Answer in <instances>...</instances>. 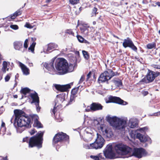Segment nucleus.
Segmentation results:
<instances>
[{"label": "nucleus", "mask_w": 160, "mask_h": 160, "mask_svg": "<svg viewBox=\"0 0 160 160\" xmlns=\"http://www.w3.org/2000/svg\"><path fill=\"white\" fill-rule=\"evenodd\" d=\"M58 74L62 75L70 72L74 70L76 63H68L67 61H47L43 62L41 64L42 67L45 68L50 71H54V63Z\"/></svg>", "instance_id": "nucleus-1"}, {"label": "nucleus", "mask_w": 160, "mask_h": 160, "mask_svg": "<svg viewBox=\"0 0 160 160\" xmlns=\"http://www.w3.org/2000/svg\"><path fill=\"white\" fill-rule=\"evenodd\" d=\"M14 112L15 116L11 118L10 121L12 123V121H14L13 125L16 128L17 123L18 132L21 133L24 130L25 128H30L31 127L32 115L30 116L26 115L22 110L19 109L14 110Z\"/></svg>", "instance_id": "nucleus-2"}, {"label": "nucleus", "mask_w": 160, "mask_h": 160, "mask_svg": "<svg viewBox=\"0 0 160 160\" xmlns=\"http://www.w3.org/2000/svg\"><path fill=\"white\" fill-rule=\"evenodd\" d=\"M114 149L118 153L123 155L128 154L129 156H134L139 158L146 156L148 153L142 148H136L132 151V148L122 144L116 145Z\"/></svg>", "instance_id": "nucleus-3"}, {"label": "nucleus", "mask_w": 160, "mask_h": 160, "mask_svg": "<svg viewBox=\"0 0 160 160\" xmlns=\"http://www.w3.org/2000/svg\"><path fill=\"white\" fill-rule=\"evenodd\" d=\"M106 119L112 126L116 129L120 130L122 134L124 135L125 134L127 118H119L116 116L111 117L109 115L106 117Z\"/></svg>", "instance_id": "nucleus-4"}, {"label": "nucleus", "mask_w": 160, "mask_h": 160, "mask_svg": "<svg viewBox=\"0 0 160 160\" xmlns=\"http://www.w3.org/2000/svg\"><path fill=\"white\" fill-rule=\"evenodd\" d=\"M44 132L39 131L35 136L31 137L29 140V147L32 148L36 146L38 148L42 147Z\"/></svg>", "instance_id": "nucleus-5"}, {"label": "nucleus", "mask_w": 160, "mask_h": 160, "mask_svg": "<svg viewBox=\"0 0 160 160\" xmlns=\"http://www.w3.org/2000/svg\"><path fill=\"white\" fill-rule=\"evenodd\" d=\"M69 136L66 134L62 132L58 133L54 137L52 140V144L55 146L58 145V143H61L63 142L67 141L68 142Z\"/></svg>", "instance_id": "nucleus-6"}, {"label": "nucleus", "mask_w": 160, "mask_h": 160, "mask_svg": "<svg viewBox=\"0 0 160 160\" xmlns=\"http://www.w3.org/2000/svg\"><path fill=\"white\" fill-rule=\"evenodd\" d=\"M100 133L104 137L110 138L113 135L111 129L105 124H101L98 127Z\"/></svg>", "instance_id": "nucleus-7"}, {"label": "nucleus", "mask_w": 160, "mask_h": 160, "mask_svg": "<svg viewBox=\"0 0 160 160\" xmlns=\"http://www.w3.org/2000/svg\"><path fill=\"white\" fill-rule=\"evenodd\" d=\"M160 75V73L159 72L154 71L148 69L146 75L147 80H146L145 78H144L142 79V81L146 83L152 82L156 78Z\"/></svg>", "instance_id": "nucleus-8"}, {"label": "nucleus", "mask_w": 160, "mask_h": 160, "mask_svg": "<svg viewBox=\"0 0 160 160\" xmlns=\"http://www.w3.org/2000/svg\"><path fill=\"white\" fill-rule=\"evenodd\" d=\"M97 137L95 141L91 144V146L96 149H100L102 148L105 143V140L101 135L97 133Z\"/></svg>", "instance_id": "nucleus-9"}, {"label": "nucleus", "mask_w": 160, "mask_h": 160, "mask_svg": "<svg viewBox=\"0 0 160 160\" xmlns=\"http://www.w3.org/2000/svg\"><path fill=\"white\" fill-rule=\"evenodd\" d=\"M104 156L106 158L112 159L115 158V153L112 150V145L109 144L103 151Z\"/></svg>", "instance_id": "nucleus-10"}, {"label": "nucleus", "mask_w": 160, "mask_h": 160, "mask_svg": "<svg viewBox=\"0 0 160 160\" xmlns=\"http://www.w3.org/2000/svg\"><path fill=\"white\" fill-rule=\"evenodd\" d=\"M122 45L124 48L129 47L135 52H137V48L135 46L132 39L129 37H127L126 39H124Z\"/></svg>", "instance_id": "nucleus-11"}, {"label": "nucleus", "mask_w": 160, "mask_h": 160, "mask_svg": "<svg viewBox=\"0 0 160 160\" xmlns=\"http://www.w3.org/2000/svg\"><path fill=\"white\" fill-rule=\"evenodd\" d=\"M30 96L32 99L31 103H34L36 105V110L37 112L40 110L41 108L39 106V98L38 96V94L35 92L34 93H31L30 94Z\"/></svg>", "instance_id": "nucleus-12"}, {"label": "nucleus", "mask_w": 160, "mask_h": 160, "mask_svg": "<svg viewBox=\"0 0 160 160\" xmlns=\"http://www.w3.org/2000/svg\"><path fill=\"white\" fill-rule=\"evenodd\" d=\"M108 99L110 102L115 103L122 105H126L128 104L127 102L124 101L119 97L111 96L109 97Z\"/></svg>", "instance_id": "nucleus-13"}, {"label": "nucleus", "mask_w": 160, "mask_h": 160, "mask_svg": "<svg viewBox=\"0 0 160 160\" xmlns=\"http://www.w3.org/2000/svg\"><path fill=\"white\" fill-rule=\"evenodd\" d=\"M54 86L57 90L62 92L66 91L68 89L71 88V86L69 84L65 85L55 84Z\"/></svg>", "instance_id": "nucleus-14"}, {"label": "nucleus", "mask_w": 160, "mask_h": 160, "mask_svg": "<svg viewBox=\"0 0 160 160\" xmlns=\"http://www.w3.org/2000/svg\"><path fill=\"white\" fill-rule=\"evenodd\" d=\"M128 125L130 128H135L138 126V120L135 118H130L128 123Z\"/></svg>", "instance_id": "nucleus-15"}, {"label": "nucleus", "mask_w": 160, "mask_h": 160, "mask_svg": "<svg viewBox=\"0 0 160 160\" xmlns=\"http://www.w3.org/2000/svg\"><path fill=\"white\" fill-rule=\"evenodd\" d=\"M39 117L36 114L32 115V121H34V123L33 125L34 127H36L37 128H40L42 127V125L38 121Z\"/></svg>", "instance_id": "nucleus-16"}, {"label": "nucleus", "mask_w": 160, "mask_h": 160, "mask_svg": "<svg viewBox=\"0 0 160 160\" xmlns=\"http://www.w3.org/2000/svg\"><path fill=\"white\" fill-rule=\"evenodd\" d=\"M136 138L138 139L141 142H145L151 140L150 138L148 136L142 135L140 133H137Z\"/></svg>", "instance_id": "nucleus-17"}, {"label": "nucleus", "mask_w": 160, "mask_h": 160, "mask_svg": "<svg viewBox=\"0 0 160 160\" xmlns=\"http://www.w3.org/2000/svg\"><path fill=\"white\" fill-rule=\"evenodd\" d=\"M23 8V7H22V8H20V9L17 10L13 14L11 15L10 17H8L7 18L9 20L11 21V19H15L17 17L21 15L22 12L21 9Z\"/></svg>", "instance_id": "nucleus-18"}, {"label": "nucleus", "mask_w": 160, "mask_h": 160, "mask_svg": "<svg viewBox=\"0 0 160 160\" xmlns=\"http://www.w3.org/2000/svg\"><path fill=\"white\" fill-rule=\"evenodd\" d=\"M104 75H106L108 77V79H110L112 77L116 75L117 73V72H115L111 69H108L107 70L105 71L103 73Z\"/></svg>", "instance_id": "nucleus-19"}, {"label": "nucleus", "mask_w": 160, "mask_h": 160, "mask_svg": "<svg viewBox=\"0 0 160 160\" xmlns=\"http://www.w3.org/2000/svg\"><path fill=\"white\" fill-rule=\"evenodd\" d=\"M19 66L24 75H27L29 74V69L24 64L21 62H19Z\"/></svg>", "instance_id": "nucleus-20"}, {"label": "nucleus", "mask_w": 160, "mask_h": 160, "mask_svg": "<svg viewBox=\"0 0 160 160\" xmlns=\"http://www.w3.org/2000/svg\"><path fill=\"white\" fill-rule=\"evenodd\" d=\"M92 105L93 111L101 110L102 109V106L100 103L93 102L92 104Z\"/></svg>", "instance_id": "nucleus-21"}, {"label": "nucleus", "mask_w": 160, "mask_h": 160, "mask_svg": "<svg viewBox=\"0 0 160 160\" xmlns=\"http://www.w3.org/2000/svg\"><path fill=\"white\" fill-rule=\"evenodd\" d=\"M58 45L54 43H50L48 44L47 51L49 52L50 50L52 49H55L58 48Z\"/></svg>", "instance_id": "nucleus-22"}, {"label": "nucleus", "mask_w": 160, "mask_h": 160, "mask_svg": "<svg viewBox=\"0 0 160 160\" xmlns=\"http://www.w3.org/2000/svg\"><path fill=\"white\" fill-rule=\"evenodd\" d=\"M14 47L17 50H20L22 48V43L20 41H16L14 42Z\"/></svg>", "instance_id": "nucleus-23"}, {"label": "nucleus", "mask_w": 160, "mask_h": 160, "mask_svg": "<svg viewBox=\"0 0 160 160\" xmlns=\"http://www.w3.org/2000/svg\"><path fill=\"white\" fill-rule=\"evenodd\" d=\"M109 80L110 79H108V77L103 73L101 74L98 78L99 82H102L107 81Z\"/></svg>", "instance_id": "nucleus-24"}, {"label": "nucleus", "mask_w": 160, "mask_h": 160, "mask_svg": "<svg viewBox=\"0 0 160 160\" xmlns=\"http://www.w3.org/2000/svg\"><path fill=\"white\" fill-rule=\"evenodd\" d=\"M81 32L85 35H88V28L86 26H82L80 28Z\"/></svg>", "instance_id": "nucleus-25"}, {"label": "nucleus", "mask_w": 160, "mask_h": 160, "mask_svg": "<svg viewBox=\"0 0 160 160\" xmlns=\"http://www.w3.org/2000/svg\"><path fill=\"white\" fill-rule=\"evenodd\" d=\"M66 97L65 94L62 93L60 95H58L57 96V99L58 100H59L60 102H62L64 101Z\"/></svg>", "instance_id": "nucleus-26"}, {"label": "nucleus", "mask_w": 160, "mask_h": 160, "mask_svg": "<svg viewBox=\"0 0 160 160\" xmlns=\"http://www.w3.org/2000/svg\"><path fill=\"white\" fill-rule=\"evenodd\" d=\"M146 47L148 49H152L153 48H155L156 47V43L154 42L148 43L147 44Z\"/></svg>", "instance_id": "nucleus-27"}, {"label": "nucleus", "mask_w": 160, "mask_h": 160, "mask_svg": "<svg viewBox=\"0 0 160 160\" xmlns=\"http://www.w3.org/2000/svg\"><path fill=\"white\" fill-rule=\"evenodd\" d=\"M81 85H78L77 88H74L72 89L71 91V95H73L75 96L76 94L78 92L79 88L80 87Z\"/></svg>", "instance_id": "nucleus-28"}, {"label": "nucleus", "mask_w": 160, "mask_h": 160, "mask_svg": "<svg viewBox=\"0 0 160 160\" xmlns=\"http://www.w3.org/2000/svg\"><path fill=\"white\" fill-rule=\"evenodd\" d=\"M64 32L66 34H68L74 37L75 36L74 32L72 29H67L65 30Z\"/></svg>", "instance_id": "nucleus-29"}, {"label": "nucleus", "mask_w": 160, "mask_h": 160, "mask_svg": "<svg viewBox=\"0 0 160 160\" xmlns=\"http://www.w3.org/2000/svg\"><path fill=\"white\" fill-rule=\"evenodd\" d=\"M98 9L96 7H94L92 10L91 13V17L96 16V15L98 13V12H97Z\"/></svg>", "instance_id": "nucleus-30"}, {"label": "nucleus", "mask_w": 160, "mask_h": 160, "mask_svg": "<svg viewBox=\"0 0 160 160\" xmlns=\"http://www.w3.org/2000/svg\"><path fill=\"white\" fill-rule=\"evenodd\" d=\"M36 44V42H33L28 48V50L29 51H30L32 52H34V48Z\"/></svg>", "instance_id": "nucleus-31"}, {"label": "nucleus", "mask_w": 160, "mask_h": 160, "mask_svg": "<svg viewBox=\"0 0 160 160\" xmlns=\"http://www.w3.org/2000/svg\"><path fill=\"white\" fill-rule=\"evenodd\" d=\"M3 67L2 69L3 72L5 73L6 72V69L7 68L8 62L5 61H4L2 64Z\"/></svg>", "instance_id": "nucleus-32"}, {"label": "nucleus", "mask_w": 160, "mask_h": 160, "mask_svg": "<svg viewBox=\"0 0 160 160\" xmlns=\"http://www.w3.org/2000/svg\"><path fill=\"white\" fill-rule=\"evenodd\" d=\"M30 91V89L27 88H22L21 90V92L24 95H26L27 93H29Z\"/></svg>", "instance_id": "nucleus-33"}, {"label": "nucleus", "mask_w": 160, "mask_h": 160, "mask_svg": "<svg viewBox=\"0 0 160 160\" xmlns=\"http://www.w3.org/2000/svg\"><path fill=\"white\" fill-rule=\"evenodd\" d=\"M114 83L116 86L118 87H120L122 86V83L121 80H118L114 81Z\"/></svg>", "instance_id": "nucleus-34"}, {"label": "nucleus", "mask_w": 160, "mask_h": 160, "mask_svg": "<svg viewBox=\"0 0 160 160\" xmlns=\"http://www.w3.org/2000/svg\"><path fill=\"white\" fill-rule=\"evenodd\" d=\"M82 54L86 59H88L89 58V56L88 52L84 50L82 51Z\"/></svg>", "instance_id": "nucleus-35"}, {"label": "nucleus", "mask_w": 160, "mask_h": 160, "mask_svg": "<svg viewBox=\"0 0 160 160\" xmlns=\"http://www.w3.org/2000/svg\"><path fill=\"white\" fill-rule=\"evenodd\" d=\"M80 0H69L70 3L72 5L76 4L79 3Z\"/></svg>", "instance_id": "nucleus-36"}, {"label": "nucleus", "mask_w": 160, "mask_h": 160, "mask_svg": "<svg viewBox=\"0 0 160 160\" xmlns=\"http://www.w3.org/2000/svg\"><path fill=\"white\" fill-rule=\"evenodd\" d=\"M137 133L136 131H132L130 133V135L132 138H136V135Z\"/></svg>", "instance_id": "nucleus-37"}, {"label": "nucleus", "mask_w": 160, "mask_h": 160, "mask_svg": "<svg viewBox=\"0 0 160 160\" xmlns=\"http://www.w3.org/2000/svg\"><path fill=\"white\" fill-rule=\"evenodd\" d=\"M75 97L73 95H71L70 96V100L68 104H71L74 101Z\"/></svg>", "instance_id": "nucleus-38"}, {"label": "nucleus", "mask_w": 160, "mask_h": 160, "mask_svg": "<svg viewBox=\"0 0 160 160\" xmlns=\"http://www.w3.org/2000/svg\"><path fill=\"white\" fill-rule=\"evenodd\" d=\"M76 37L78 40V41L80 42H82L84 40V38L81 36L77 34Z\"/></svg>", "instance_id": "nucleus-39"}, {"label": "nucleus", "mask_w": 160, "mask_h": 160, "mask_svg": "<svg viewBox=\"0 0 160 160\" xmlns=\"http://www.w3.org/2000/svg\"><path fill=\"white\" fill-rule=\"evenodd\" d=\"M83 147L84 148L86 149H94V148H93L91 146V144H90V145H89L88 144H83Z\"/></svg>", "instance_id": "nucleus-40"}, {"label": "nucleus", "mask_w": 160, "mask_h": 160, "mask_svg": "<svg viewBox=\"0 0 160 160\" xmlns=\"http://www.w3.org/2000/svg\"><path fill=\"white\" fill-rule=\"evenodd\" d=\"M28 39H26L24 41L23 46L26 49H27L28 47Z\"/></svg>", "instance_id": "nucleus-41"}, {"label": "nucleus", "mask_w": 160, "mask_h": 160, "mask_svg": "<svg viewBox=\"0 0 160 160\" xmlns=\"http://www.w3.org/2000/svg\"><path fill=\"white\" fill-rule=\"evenodd\" d=\"M11 76V73H8L7 74L5 78V81L6 82L8 81L10 78Z\"/></svg>", "instance_id": "nucleus-42"}, {"label": "nucleus", "mask_w": 160, "mask_h": 160, "mask_svg": "<svg viewBox=\"0 0 160 160\" xmlns=\"http://www.w3.org/2000/svg\"><path fill=\"white\" fill-rule=\"evenodd\" d=\"M86 112H89L90 111H93V109L92 108V105L91 104L90 106H88L85 109Z\"/></svg>", "instance_id": "nucleus-43"}, {"label": "nucleus", "mask_w": 160, "mask_h": 160, "mask_svg": "<svg viewBox=\"0 0 160 160\" xmlns=\"http://www.w3.org/2000/svg\"><path fill=\"white\" fill-rule=\"evenodd\" d=\"M10 27L14 30H17L18 28V27L16 25H12L10 26Z\"/></svg>", "instance_id": "nucleus-44"}, {"label": "nucleus", "mask_w": 160, "mask_h": 160, "mask_svg": "<svg viewBox=\"0 0 160 160\" xmlns=\"http://www.w3.org/2000/svg\"><path fill=\"white\" fill-rule=\"evenodd\" d=\"M90 157L94 160H99V157L98 156L91 155Z\"/></svg>", "instance_id": "nucleus-45"}, {"label": "nucleus", "mask_w": 160, "mask_h": 160, "mask_svg": "<svg viewBox=\"0 0 160 160\" xmlns=\"http://www.w3.org/2000/svg\"><path fill=\"white\" fill-rule=\"evenodd\" d=\"M102 16H100L98 18L97 20V22H98L99 23H101L103 22V20L102 18Z\"/></svg>", "instance_id": "nucleus-46"}, {"label": "nucleus", "mask_w": 160, "mask_h": 160, "mask_svg": "<svg viewBox=\"0 0 160 160\" xmlns=\"http://www.w3.org/2000/svg\"><path fill=\"white\" fill-rule=\"evenodd\" d=\"M84 79V77L83 76H82L78 82V85H81V84L83 82Z\"/></svg>", "instance_id": "nucleus-47"}, {"label": "nucleus", "mask_w": 160, "mask_h": 160, "mask_svg": "<svg viewBox=\"0 0 160 160\" xmlns=\"http://www.w3.org/2000/svg\"><path fill=\"white\" fill-rule=\"evenodd\" d=\"M148 129V128L147 127H144L142 128H141L139 129V130L140 131H143V132H145Z\"/></svg>", "instance_id": "nucleus-48"}, {"label": "nucleus", "mask_w": 160, "mask_h": 160, "mask_svg": "<svg viewBox=\"0 0 160 160\" xmlns=\"http://www.w3.org/2000/svg\"><path fill=\"white\" fill-rule=\"evenodd\" d=\"M142 94L143 96H146L147 95L148 93L147 91H142Z\"/></svg>", "instance_id": "nucleus-49"}, {"label": "nucleus", "mask_w": 160, "mask_h": 160, "mask_svg": "<svg viewBox=\"0 0 160 160\" xmlns=\"http://www.w3.org/2000/svg\"><path fill=\"white\" fill-rule=\"evenodd\" d=\"M25 26L28 28H32L31 26L28 23H26L25 25Z\"/></svg>", "instance_id": "nucleus-50"}, {"label": "nucleus", "mask_w": 160, "mask_h": 160, "mask_svg": "<svg viewBox=\"0 0 160 160\" xmlns=\"http://www.w3.org/2000/svg\"><path fill=\"white\" fill-rule=\"evenodd\" d=\"M74 52L77 57H79L80 55L79 52L78 51H74Z\"/></svg>", "instance_id": "nucleus-51"}, {"label": "nucleus", "mask_w": 160, "mask_h": 160, "mask_svg": "<svg viewBox=\"0 0 160 160\" xmlns=\"http://www.w3.org/2000/svg\"><path fill=\"white\" fill-rule=\"evenodd\" d=\"M91 73V72H89L87 75V78H86V80L88 81L90 77Z\"/></svg>", "instance_id": "nucleus-52"}, {"label": "nucleus", "mask_w": 160, "mask_h": 160, "mask_svg": "<svg viewBox=\"0 0 160 160\" xmlns=\"http://www.w3.org/2000/svg\"><path fill=\"white\" fill-rule=\"evenodd\" d=\"M27 63L30 67H32L33 65L32 63L30 61H28Z\"/></svg>", "instance_id": "nucleus-53"}, {"label": "nucleus", "mask_w": 160, "mask_h": 160, "mask_svg": "<svg viewBox=\"0 0 160 160\" xmlns=\"http://www.w3.org/2000/svg\"><path fill=\"white\" fill-rule=\"evenodd\" d=\"M56 111V108L55 106H54L53 108V109L52 110V112L53 113V114H54V116L55 115Z\"/></svg>", "instance_id": "nucleus-54"}, {"label": "nucleus", "mask_w": 160, "mask_h": 160, "mask_svg": "<svg viewBox=\"0 0 160 160\" xmlns=\"http://www.w3.org/2000/svg\"><path fill=\"white\" fill-rule=\"evenodd\" d=\"M28 137H26L25 138H23V142H28Z\"/></svg>", "instance_id": "nucleus-55"}, {"label": "nucleus", "mask_w": 160, "mask_h": 160, "mask_svg": "<svg viewBox=\"0 0 160 160\" xmlns=\"http://www.w3.org/2000/svg\"><path fill=\"white\" fill-rule=\"evenodd\" d=\"M98 157H99V160L100 159H104V157H102V154H100L99 155V156H98Z\"/></svg>", "instance_id": "nucleus-56"}, {"label": "nucleus", "mask_w": 160, "mask_h": 160, "mask_svg": "<svg viewBox=\"0 0 160 160\" xmlns=\"http://www.w3.org/2000/svg\"><path fill=\"white\" fill-rule=\"evenodd\" d=\"M35 132V130L34 129H32L31 131L30 132V133L31 135L33 134Z\"/></svg>", "instance_id": "nucleus-57"}, {"label": "nucleus", "mask_w": 160, "mask_h": 160, "mask_svg": "<svg viewBox=\"0 0 160 160\" xmlns=\"http://www.w3.org/2000/svg\"><path fill=\"white\" fill-rule=\"evenodd\" d=\"M82 42L87 43L88 44H90V42L88 41H87L86 40H85L84 39V40H83V42Z\"/></svg>", "instance_id": "nucleus-58"}, {"label": "nucleus", "mask_w": 160, "mask_h": 160, "mask_svg": "<svg viewBox=\"0 0 160 160\" xmlns=\"http://www.w3.org/2000/svg\"><path fill=\"white\" fill-rule=\"evenodd\" d=\"M159 115H160V112H157V113H155L153 114V115L155 116H158Z\"/></svg>", "instance_id": "nucleus-59"}, {"label": "nucleus", "mask_w": 160, "mask_h": 160, "mask_svg": "<svg viewBox=\"0 0 160 160\" xmlns=\"http://www.w3.org/2000/svg\"><path fill=\"white\" fill-rule=\"evenodd\" d=\"M90 1L92 2H99L100 1V0H90Z\"/></svg>", "instance_id": "nucleus-60"}, {"label": "nucleus", "mask_w": 160, "mask_h": 160, "mask_svg": "<svg viewBox=\"0 0 160 160\" xmlns=\"http://www.w3.org/2000/svg\"><path fill=\"white\" fill-rule=\"evenodd\" d=\"M154 67L156 68L160 69V66L157 65H155Z\"/></svg>", "instance_id": "nucleus-61"}, {"label": "nucleus", "mask_w": 160, "mask_h": 160, "mask_svg": "<svg viewBox=\"0 0 160 160\" xmlns=\"http://www.w3.org/2000/svg\"><path fill=\"white\" fill-rule=\"evenodd\" d=\"M31 40L33 42H35V41L36 40V39L35 38H32Z\"/></svg>", "instance_id": "nucleus-62"}, {"label": "nucleus", "mask_w": 160, "mask_h": 160, "mask_svg": "<svg viewBox=\"0 0 160 160\" xmlns=\"http://www.w3.org/2000/svg\"><path fill=\"white\" fill-rule=\"evenodd\" d=\"M57 60H66L63 58H58Z\"/></svg>", "instance_id": "nucleus-63"}, {"label": "nucleus", "mask_w": 160, "mask_h": 160, "mask_svg": "<svg viewBox=\"0 0 160 160\" xmlns=\"http://www.w3.org/2000/svg\"><path fill=\"white\" fill-rule=\"evenodd\" d=\"M156 4L159 7H160V2H158L156 3Z\"/></svg>", "instance_id": "nucleus-64"}]
</instances>
